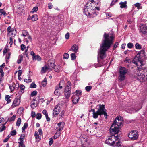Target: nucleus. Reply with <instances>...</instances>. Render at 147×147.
I'll return each instance as SVG.
<instances>
[{
  "label": "nucleus",
  "mask_w": 147,
  "mask_h": 147,
  "mask_svg": "<svg viewBox=\"0 0 147 147\" xmlns=\"http://www.w3.org/2000/svg\"><path fill=\"white\" fill-rule=\"evenodd\" d=\"M115 36V34L113 31L108 33H104L103 36L104 39L98 51V63L95 65L96 67H100L105 64L103 59L106 57V52L112 45Z\"/></svg>",
  "instance_id": "1"
},
{
  "label": "nucleus",
  "mask_w": 147,
  "mask_h": 147,
  "mask_svg": "<svg viewBox=\"0 0 147 147\" xmlns=\"http://www.w3.org/2000/svg\"><path fill=\"white\" fill-rule=\"evenodd\" d=\"M119 136L111 135L109 136L105 140V143L109 146L113 147L121 146V143L119 140Z\"/></svg>",
  "instance_id": "2"
},
{
  "label": "nucleus",
  "mask_w": 147,
  "mask_h": 147,
  "mask_svg": "<svg viewBox=\"0 0 147 147\" xmlns=\"http://www.w3.org/2000/svg\"><path fill=\"white\" fill-rule=\"evenodd\" d=\"M91 5H89L88 7H86L84 9V12L85 14L89 18H93L96 16L97 13L95 9V6L93 4Z\"/></svg>",
  "instance_id": "3"
},
{
  "label": "nucleus",
  "mask_w": 147,
  "mask_h": 147,
  "mask_svg": "<svg viewBox=\"0 0 147 147\" xmlns=\"http://www.w3.org/2000/svg\"><path fill=\"white\" fill-rule=\"evenodd\" d=\"M140 58L136 57L135 58L134 60H133V63L138 66V62H139L141 65L140 67L138 68V71L140 72H142L145 73L147 71V67H146L144 66L142 64V61L140 60Z\"/></svg>",
  "instance_id": "4"
},
{
  "label": "nucleus",
  "mask_w": 147,
  "mask_h": 147,
  "mask_svg": "<svg viewBox=\"0 0 147 147\" xmlns=\"http://www.w3.org/2000/svg\"><path fill=\"white\" fill-rule=\"evenodd\" d=\"M71 85L70 81H68L66 83V86H65L64 94L65 98L68 99L70 97L71 95Z\"/></svg>",
  "instance_id": "5"
},
{
  "label": "nucleus",
  "mask_w": 147,
  "mask_h": 147,
  "mask_svg": "<svg viewBox=\"0 0 147 147\" xmlns=\"http://www.w3.org/2000/svg\"><path fill=\"white\" fill-rule=\"evenodd\" d=\"M119 79L120 81L124 80L125 78V74L128 73V69L124 67H121L119 69Z\"/></svg>",
  "instance_id": "6"
},
{
  "label": "nucleus",
  "mask_w": 147,
  "mask_h": 147,
  "mask_svg": "<svg viewBox=\"0 0 147 147\" xmlns=\"http://www.w3.org/2000/svg\"><path fill=\"white\" fill-rule=\"evenodd\" d=\"M120 128L118 126L117 127L116 125L112 124L109 129V132L112 135L119 136V133L120 132Z\"/></svg>",
  "instance_id": "7"
},
{
  "label": "nucleus",
  "mask_w": 147,
  "mask_h": 147,
  "mask_svg": "<svg viewBox=\"0 0 147 147\" xmlns=\"http://www.w3.org/2000/svg\"><path fill=\"white\" fill-rule=\"evenodd\" d=\"M138 133L137 130H132L128 134V136L131 140H137L139 137Z\"/></svg>",
  "instance_id": "8"
},
{
  "label": "nucleus",
  "mask_w": 147,
  "mask_h": 147,
  "mask_svg": "<svg viewBox=\"0 0 147 147\" xmlns=\"http://www.w3.org/2000/svg\"><path fill=\"white\" fill-rule=\"evenodd\" d=\"M107 110L105 109V106L104 105H100V109L98 114V116L100 115L101 116L103 115H104L105 117V118L107 119V116L108 115L106 112Z\"/></svg>",
  "instance_id": "9"
},
{
  "label": "nucleus",
  "mask_w": 147,
  "mask_h": 147,
  "mask_svg": "<svg viewBox=\"0 0 147 147\" xmlns=\"http://www.w3.org/2000/svg\"><path fill=\"white\" fill-rule=\"evenodd\" d=\"M135 76L137 77L138 80H139L141 82H143L145 81V76L144 74H142L141 72L137 71V73Z\"/></svg>",
  "instance_id": "10"
},
{
  "label": "nucleus",
  "mask_w": 147,
  "mask_h": 147,
  "mask_svg": "<svg viewBox=\"0 0 147 147\" xmlns=\"http://www.w3.org/2000/svg\"><path fill=\"white\" fill-rule=\"evenodd\" d=\"M61 111V108L59 104L56 105L53 110V115L54 116H57Z\"/></svg>",
  "instance_id": "11"
},
{
  "label": "nucleus",
  "mask_w": 147,
  "mask_h": 147,
  "mask_svg": "<svg viewBox=\"0 0 147 147\" xmlns=\"http://www.w3.org/2000/svg\"><path fill=\"white\" fill-rule=\"evenodd\" d=\"M140 32L144 35L147 34V26L145 24H140Z\"/></svg>",
  "instance_id": "12"
},
{
  "label": "nucleus",
  "mask_w": 147,
  "mask_h": 147,
  "mask_svg": "<svg viewBox=\"0 0 147 147\" xmlns=\"http://www.w3.org/2000/svg\"><path fill=\"white\" fill-rule=\"evenodd\" d=\"M100 105H102L100 104L99 105V107L98 108L97 111H95V109H91L89 111V112H90L91 111L93 113V117L94 119H96L98 118V114L100 109Z\"/></svg>",
  "instance_id": "13"
},
{
  "label": "nucleus",
  "mask_w": 147,
  "mask_h": 147,
  "mask_svg": "<svg viewBox=\"0 0 147 147\" xmlns=\"http://www.w3.org/2000/svg\"><path fill=\"white\" fill-rule=\"evenodd\" d=\"M20 99L19 98H15L11 106L12 108H14L16 106H18L20 103Z\"/></svg>",
  "instance_id": "14"
},
{
  "label": "nucleus",
  "mask_w": 147,
  "mask_h": 147,
  "mask_svg": "<svg viewBox=\"0 0 147 147\" xmlns=\"http://www.w3.org/2000/svg\"><path fill=\"white\" fill-rule=\"evenodd\" d=\"M112 124H114V125H116L117 127L123 126V122L122 121H119V120H115L113 121V123Z\"/></svg>",
  "instance_id": "15"
},
{
  "label": "nucleus",
  "mask_w": 147,
  "mask_h": 147,
  "mask_svg": "<svg viewBox=\"0 0 147 147\" xmlns=\"http://www.w3.org/2000/svg\"><path fill=\"white\" fill-rule=\"evenodd\" d=\"M78 48L77 45L76 44H74L69 49V51H72L75 53H77L78 51Z\"/></svg>",
  "instance_id": "16"
},
{
  "label": "nucleus",
  "mask_w": 147,
  "mask_h": 147,
  "mask_svg": "<svg viewBox=\"0 0 147 147\" xmlns=\"http://www.w3.org/2000/svg\"><path fill=\"white\" fill-rule=\"evenodd\" d=\"M7 31L8 33L9 34L11 32H12L11 35L14 36L15 35L16 33V31L14 29L12 30L11 27V26H9L7 29Z\"/></svg>",
  "instance_id": "17"
},
{
  "label": "nucleus",
  "mask_w": 147,
  "mask_h": 147,
  "mask_svg": "<svg viewBox=\"0 0 147 147\" xmlns=\"http://www.w3.org/2000/svg\"><path fill=\"white\" fill-rule=\"evenodd\" d=\"M53 68L55 71L58 73L61 70V67L58 65H55Z\"/></svg>",
  "instance_id": "18"
},
{
  "label": "nucleus",
  "mask_w": 147,
  "mask_h": 147,
  "mask_svg": "<svg viewBox=\"0 0 147 147\" xmlns=\"http://www.w3.org/2000/svg\"><path fill=\"white\" fill-rule=\"evenodd\" d=\"M127 1H125L124 2H120L119 3L120 7L121 8H124L127 9Z\"/></svg>",
  "instance_id": "19"
},
{
  "label": "nucleus",
  "mask_w": 147,
  "mask_h": 147,
  "mask_svg": "<svg viewBox=\"0 0 147 147\" xmlns=\"http://www.w3.org/2000/svg\"><path fill=\"white\" fill-rule=\"evenodd\" d=\"M81 90H76L75 92L73 93V95L72 96H78L79 97H80V96H81Z\"/></svg>",
  "instance_id": "20"
},
{
  "label": "nucleus",
  "mask_w": 147,
  "mask_h": 147,
  "mask_svg": "<svg viewBox=\"0 0 147 147\" xmlns=\"http://www.w3.org/2000/svg\"><path fill=\"white\" fill-rule=\"evenodd\" d=\"M72 101L74 104H76L78 102L80 99V97L78 96L72 97Z\"/></svg>",
  "instance_id": "21"
},
{
  "label": "nucleus",
  "mask_w": 147,
  "mask_h": 147,
  "mask_svg": "<svg viewBox=\"0 0 147 147\" xmlns=\"http://www.w3.org/2000/svg\"><path fill=\"white\" fill-rule=\"evenodd\" d=\"M57 125L58 126V129L57 131L61 133L64 127L63 124L61 122H59L57 124Z\"/></svg>",
  "instance_id": "22"
},
{
  "label": "nucleus",
  "mask_w": 147,
  "mask_h": 147,
  "mask_svg": "<svg viewBox=\"0 0 147 147\" xmlns=\"http://www.w3.org/2000/svg\"><path fill=\"white\" fill-rule=\"evenodd\" d=\"M19 88L20 90L19 92V93L20 94H22L24 92V90L25 89V86L22 84H21L20 85Z\"/></svg>",
  "instance_id": "23"
},
{
  "label": "nucleus",
  "mask_w": 147,
  "mask_h": 147,
  "mask_svg": "<svg viewBox=\"0 0 147 147\" xmlns=\"http://www.w3.org/2000/svg\"><path fill=\"white\" fill-rule=\"evenodd\" d=\"M94 0H89L87 2V3L86 4L85 6L86 7H88L89 5L91 6L92 4H93V5H95L94 2Z\"/></svg>",
  "instance_id": "24"
},
{
  "label": "nucleus",
  "mask_w": 147,
  "mask_h": 147,
  "mask_svg": "<svg viewBox=\"0 0 147 147\" xmlns=\"http://www.w3.org/2000/svg\"><path fill=\"white\" fill-rule=\"evenodd\" d=\"M28 123L27 122H26L24 123L23 126L22 128V132L23 133L25 131V130L28 127Z\"/></svg>",
  "instance_id": "25"
},
{
  "label": "nucleus",
  "mask_w": 147,
  "mask_h": 147,
  "mask_svg": "<svg viewBox=\"0 0 147 147\" xmlns=\"http://www.w3.org/2000/svg\"><path fill=\"white\" fill-rule=\"evenodd\" d=\"M38 19V16L37 14H34L32 16L31 20L33 21H34L37 20Z\"/></svg>",
  "instance_id": "26"
},
{
  "label": "nucleus",
  "mask_w": 147,
  "mask_h": 147,
  "mask_svg": "<svg viewBox=\"0 0 147 147\" xmlns=\"http://www.w3.org/2000/svg\"><path fill=\"white\" fill-rule=\"evenodd\" d=\"M23 60V56L22 55H20L19 56L18 58L17 61V63L18 64L20 63Z\"/></svg>",
  "instance_id": "27"
},
{
  "label": "nucleus",
  "mask_w": 147,
  "mask_h": 147,
  "mask_svg": "<svg viewBox=\"0 0 147 147\" xmlns=\"http://www.w3.org/2000/svg\"><path fill=\"white\" fill-rule=\"evenodd\" d=\"M61 134V132H59V131H57L53 136L54 139H56L58 138L60 136Z\"/></svg>",
  "instance_id": "28"
},
{
  "label": "nucleus",
  "mask_w": 147,
  "mask_h": 147,
  "mask_svg": "<svg viewBox=\"0 0 147 147\" xmlns=\"http://www.w3.org/2000/svg\"><path fill=\"white\" fill-rule=\"evenodd\" d=\"M10 96L9 95H6L5 96V100L7 101V103L9 104L10 103L11 101V100L10 98Z\"/></svg>",
  "instance_id": "29"
},
{
  "label": "nucleus",
  "mask_w": 147,
  "mask_h": 147,
  "mask_svg": "<svg viewBox=\"0 0 147 147\" xmlns=\"http://www.w3.org/2000/svg\"><path fill=\"white\" fill-rule=\"evenodd\" d=\"M145 51L143 50H142L138 52L137 55H138V57L143 56L144 55Z\"/></svg>",
  "instance_id": "30"
},
{
  "label": "nucleus",
  "mask_w": 147,
  "mask_h": 147,
  "mask_svg": "<svg viewBox=\"0 0 147 147\" xmlns=\"http://www.w3.org/2000/svg\"><path fill=\"white\" fill-rule=\"evenodd\" d=\"M37 60L38 61H41L42 60V58L38 55H35L34 57L33 58V60Z\"/></svg>",
  "instance_id": "31"
},
{
  "label": "nucleus",
  "mask_w": 147,
  "mask_h": 147,
  "mask_svg": "<svg viewBox=\"0 0 147 147\" xmlns=\"http://www.w3.org/2000/svg\"><path fill=\"white\" fill-rule=\"evenodd\" d=\"M141 4L138 2L136 3L134 5L135 7H137L138 9H141L142 8V7L141 6Z\"/></svg>",
  "instance_id": "32"
},
{
  "label": "nucleus",
  "mask_w": 147,
  "mask_h": 147,
  "mask_svg": "<svg viewBox=\"0 0 147 147\" xmlns=\"http://www.w3.org/2000/svg\"><path fill=\"white\" fill-rule=\"evenodd\" d=\"M24 134H22L21 135L20 137L19 138L18 141H19L20 142H24Z\"/></svg>",
  "instance_id": "33"
},
{
  "label": "nucleus",
  "mask_w": 147,
  "mask_h": 147,
  "mask_svg": "<svg viewBox=\"0 0 147 147\" xmlns=\"http://www.w3.org/2000/svg\"><path fill=\"white\" fill-rule=\"evenodd\" d=\"M92 87L91 86H87L85 87V89L87 92H89L92 88Z\"/></svg>",
  "instance_id": "34"
},
{
  "label": "nucleus",
  "mask_w": 147,
  "mask_h": 147,
  "mask_svg": "<svg viewBox=\"0 0 147 147\" xmlns=\"http://www.w3.org/2000/svg\"><path fill=\"white\" fill-rule=\"evenodd\" d=\"M47 84V79L46 78H45L43 81L42 82V85L43 87L46 86Z\"/></svg>",
  "instance_id": "35"
},
{
  "label": "nucleus",
  "mask_w": 147,
  "mask_h": 147,
  "mask_svg": "<svg viewBox=\"0 0 147 147\" xmlns=\"http://www.w3.org/2000/svg\"><path fill=\"white\" fill-rule=\"evenodd\" d=\"M135 48L137 49H142V46L141 45L137 43L135 45Z\"/></svg>",
  "instance_id": "36"
},
{
  "label": "nucleus",
  "mask_w": 147,
  "mask_h": 147,
  "mask_svg": "<svg viewBox=\"0 0 147 147\" xmlns=\"http://www.w3.org/2000/svg\"><path fill=\"white\" fill-rule=\"evenodd\" d=\"M65 82L64 80H63L61 81L59 83V84L57 85L62 86H65H65H65Z\"/></svg>",
  "instance_id": "37"
},
{
  "label": "nucleus",
  "mask_w": 147,
  "mask_h": 147,
  "mask_svg": "<svg viewBox=\"0 0 147 147\" xmlns=\"http://www.w3.org/2000/svg\"><path fill=\"white\" fill-rule=\"evenodd\" d=\"M16 117V115H14L10 119L9 118L7 121H9V122H11L12 121H14Z\"/></svg>",
  "instance_id": "38"
},
{
  "label": "nucleus",
  "mask_w": 147,
  "mask_h": 147,
  "mask_svg": "<svg viewBox=\"0 0 147 147\" xmlns=\"http://www.w3.org/2000/svg\"><path fill=\"white\" fill-rule=\"evenodd\" d=\"M21 119L20 118H19L16 122V125L17 126H19L21 123Z\"/></svg>",
  "instance_id": "39"
},
{
  "label": "nucleus",
  "mask_w": 147,
  "mask_h": 147,
  "mask_svg": "<svg viewBox=\"0 0 147 147\" xmlns=\"http://www.w3.org/2000/svg\"><path fill=\"white\" fill-rule=\"evenodd\" d=\"M22 35L24 37L26 36L27 35H28V32L26 30H24L22 31Z\"/></svg>",
  "instance_id": "40"
},
{
  "label": "nucleus",
  "mask_w": 147,
  "mask_h": 147,
  "mask_svg": "<svg viewBox=\"0 0 147 147\" xmlns=\"http://www.w3.org/2000/svg\"><path fill=\"white\" fill-rule=\"evenodd\" d=\"M119 42H115V43L113 45V48L112 49V50L113 51L117 47L118 45H119Z\"/></svg>",
  "instance_id": "41"
},
{
  "label": "nucleus",
  "mask_w": 147,
  "mask_h": 147,
  "mask_svg": "<svg viewBox=\"0 0 147 147\" xmlns=\"http://www.w3.org/2000/svg\"><path fill=\"white\" fill-rule=\"evenodd\" d=\"M13 85H15L14 86L16 90H17L18 89L19 87V84L18 82H16L15 84L14 83H13Z\"/></svg>",
  "instance_id": "42"
},
{
  "label": "nucleus",
  "mask_w": 147,
  "mask_h": 147,
  "mask_svg": "<svg viewBox=\"0 0 147 147\" xmlns=\"http://www.w3.org/2000/svg\"><path fill=\"white\" fill-rule=\"evenodd\" d=\"M71 57L72 60H74L76 59V56L75 53H72L71 55Z\"/></svg>",
  "instance_id": "43"
},
{
  "label": "nucleus",
  "mask_w": 147,
  "mask_h": 147,
  "mask_svg": "<svg viewBox=\"0 0 147 147\" xmlns=\"http://www.w3.org/2000/svg\"><path fill=\"white\" fill-rule=\"evenodd\" d=\"M19 144V147H25V145L24 144V142H18Z\"/></svg>",
  "instance_id": "44"
},
{
  "label": "nucleus",
  "mask_w": 147,
  "mask_h": 147,
  "mask_svg": "<svg viewBox=\"0 0 147 147\" xmlns=\"http://www.w3.org/2000/svg\"><path fill=\"white\" fill-rule=\"evenodd\" d=\"M49 69V68L48 67L46 66L43 67L42 68V71L43 72V73H45L46 72V71L47 70Z\"/></svg>",
  "instance_id": "45"
},
{
  "label": "nucleus",
  "mask_w": 147,
  "mask_h": 147,
  "mask_svg": "<svg viewBox=\"0 0 147 147\" xmlns=\"http://www.w3.org/2000/svg\"><path fill=\"white\" fill-rule=\"evenodd\" d=\"M36 119H40L42 117V115L40 113H38L36 114Z\"/></svg>",
  "instance_id": "46"
},
{
  "label": "nucleus",
  "mask_w": 147,
  "mask_h": 147,
  "mask_svg": "<svg viewBox=\"0 0 147 147\" xmlns=\"http://www.w3.org/2000/svg\"><path fill=\"white\" fill-rule=\"evenodd\" d=\"M10 49H8L6 47H5L3 49V54L4 55L6 54L8 51H9Z\"/></svg>",
  "instance_id": "47"
},
{
  "label": "nucleus",
  "mask_w": 147,
  "mask_h": 147,
  "mask_svg": "<svg viewBox=\"0 0 147 147\" xmlns=\"http://www.w3.org/2000/svg\"><path fill=\"white\" fill-rule=\"evenodd\" d=\"M69 55L68 54L65 53L63 55V58L65 59H67L68 58Z\"/></svg>",
  "instance_id": "48"
},
{
  "label": "nucleus",
  "mask_w": 147,
  "mask_h": 147,
  "mask_svg": "<svg viewBox=\"0 0 147 147\" xmlns=\"http://www.w3.org/2000/svg\"><path fill=\"white\" fill-rule=\"evenodd\" d=\"M9 87L10 89V90L12 92L14 90H15L14 86L13 85H9Z\"/></svg>",
  "instance_id": "49"
},
{
  "label": "nucleus",
  "mask_w": 147,
  "mask_h": 147,
  "mask_svg": "<svg viewBox=\"0 0 147 147\" xmlns=\"http://www.w3.org/2000/svg\"><path fill=\"white\" fill-rule=\"evenodd\" d=\"M115 120H119V121H122L123 122V117H121V116H120V117L117 116Z\"/></svg>",
  "instance_id": "50"
},
{
  "label": "nucleus",
  "mask_w": 147,
  "mask_h": 147,
  "mask_svg": "<svg viewBox=\"0 0 147 147\" xmlns=\"http://www.w3.org/2000/svg\"><path fill=\"white\" fill-rule=\"evenodd\" d=\"M58 89H57V88H55V91L54 92V94L55 95H59V94H60V92H59Z\"/></svg>",
  "instance_id": "51"
},
{
  "label": "nucleus",
  "mask_w": 147,
  "mask_h": 147,
  "mask_svg": "<svg viewBox=\"0 0 147 147\" xmlns=\"http://www.w3.org/2000/svg\"><path fill=\"white\" fill-rule=\"evenodd\" d=\"M36 87V85L35 83L32 82L30 84V87L31 88H34Z\"/></svg>",
  "instance_id": "52"
},
{
  "label": "nucleus",
  "mask_w": 147,
  "mask_h": 147,
  "mask_svg": "<svg viewBox=\"0 0 147 147\" xmlns=\"http://www.w3.org/2000/svg\"><path fill=\"white\" fill-rule=\"evenodd\" d=\"M37 93V91H36V90L34 91L31 92L30 96L32 97H33L34 96H35L36 95Z\"/></svg>",
  "instance_id": "53"
},
{
  "label": "nucleus",
  "mask_w": 147,
  "mask_h": 147,
  "mask_svg": "<svg viewBox=\"0 0 147 147\" xmlns=\"http://www.w3.org/2000/svg\"><path fill=\"white\" fill-rule=\"evenodd\" d=\"M0 127V132H1L6 129V127L5 126L1 125Z\"/></svg>",
  "instance_id": "54"
},
{
  "label": "nucleus",
  "mask_w": 147,
  "mask_h": 147,
  "mask_svg": "<svg viewBox=\"0 0 147 147\" xmlns=\"http://www.w3.org/2000/svg\"><path fill=\"white\" fill-rule=\"evenodd\" d=\"M127 46L128 48H131L133 47L134 45L133 43L129 42L127 44Z\"/></svg>",
  "instance_id": "55"
},
{
  "label": "nucleus",
  "mask_w": 147,
  "mask_h": 147,
  "mask_svg": "<svg viewBox=\"0 0 147 147\" xmlns=\"http://www.w3.org/2000/svg\"><path fill=\"white\" fill-rule=\"evenodd\" d=\"M38 8L37 7V6L34 7L32 9V12L34 13L35 12H36L38 10Z\"/></svg>",
  "instance_id": "56"
},
{
  "label": "nucleus",
  "mask_w": 147,
  "mask_h": 147,
  "mask_svg": "<svg viewBox=\"0 0 147 147\" xmlns=\"http://www.w3.org/2000/svg\"><path fill=\"white\" fill-rule=\"evenodd\" d=\"M53 142V138H51L49 139V144L50 146L51 145Z\"/></svg>",
  "instance_id": "57"
},
{
  "label": "nucleus",
  "mask_w": 147,
  "mask_h": 147,
  "mask_svg": "<svg viewBox=\"0 0 147 147\" xmlns=\"http://www.w3.org/2000/svg\"><path fill=\"white\" fill-rule=\"evenodd\" d=\"M20 47L21 50L22 51H23L25 49L26 46L24 44H22L21 45Z\"/></svg>",
  "instance_id": "58"
},
{
  "label": "nucleus",
  "mask_w": 147,
  "mask_h": 147,
  "mask_svg": "<svg viewBox=\"0 0 147 147\" xmlns=\"http://www.w3.org/2000/svg\"><path fill=\"white\" fill-rule=\"evenodd\" d=\"M11 55L10 52H8L7 55L6 56V59L9 60L10 58V57Z\"/></svg>",
  "instance_id": "59"
},
{
  "label": "nucleus",
  "mask_w": 147,
  "mask_h": 147,
  "mask_svg": "<svg viewBox=\"0 0 147 147\" xmlns=\"http://www.w3.org/2000/svg\"><path fill=\"white\" fill-rule=\"evenodd\" d=\"M16 131L15 130H13V131H11L10 134L11 136H15L16 134Z\"/></svg>",
  "instance_id": "60"
},
{
  "label": "nucleus",
  "mask_w": 147,
  "mask_h": 147,
  "mask_svg": "<svg viewBox=\"0 0 147 147\" xmlns=\"http://www.w3.org/2000/svg\"><path fill=\"white\" fill-rule=\"evenodd\" d=\"M36 115L35 112L34 111H32L31 112V116L32 118H34Z\"/></svg>",
  "instance_id": "61"
},
{
  "label": "nucleus",
  "mask_w": 147,
  "mask_h": 147,
  "mask_svg": "<svg viewBox=\"0 0 147 147\" xmlns=\"http://www.w3.org/2000/svg\"><path fill=\"white\" fill-rule=\"evenodd\" d=\"M35 105L36 104L34 102L31 103L30 105L31 108L32 109H34V108H36V106Z\"/></svg>",
  "instance_id": "62"
},
{
  "label": "nucleus",
  "mask_w": 147,
  "mask_h": 147,
  "mask_svg": "<svg viewBox=\"0 0 147 147\" xmlns=\"http://www.w3.org/2000/svg\"><path fill=\"white\" fill-rule=\"evenodd\" d=\"M42 113L45 116L48 115L47 111L45 109L43 110Z\"/></svg>",
  "instance_id": "63"
},
{
  "label": "nucleus",
  "mask_w": 147,
  "mask_h": 147,
  "mask_svg": "<svg viewBox=\"0 0 147 147\" xmlns=\"http://www.w3.org/2000/svg\"><path fill=\"white\" fill-rule=\"evenodd\" d=\"M54 63H53L51 62H50L49 64V67H52V68H53L55 65Z\"/></svg>",
  "instance_id": "64"
}]
</instances>
